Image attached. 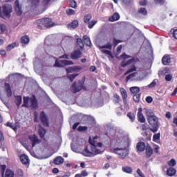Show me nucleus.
<instances>
[{"label": "nucleus", "mask_w": 177, "mask_h": 177, "mask_svg": "<svg viewBox=\"0 0 177 177\" xmlns=\"http://www.w3.org/2000/svg\"><path fill=\"white\" fill-rule=\"evenodd\" d=\"M29 2L32 3V6H35L38 5V3H39V0H29Z\"/></svg>", "instance_id": "nucleus-54"}, {"label": "nucleus", "mask_w": 177, "mask_h": 177, "mask_svg": "<svg viewBox=\"0 0 177 177\" xmlns=\"http://www.w3.org/2000/svg\"><path fill=\"white\" fill-rule=\"evenodd\" d=\"M153 128L151 129V132H153V133H156L157 131H158V126H151Z\"/></svg>", "instance_id": "nucleus-57"}, {"label": "nucleus", "mask_w": 177, "mask_h": 177, "mask_svg": "<svg viewBox=\"0 0 177 177\" xmlns=\"http://www.w3.org/2000/svg\"><path fill=\"white\" fill-rule=\"evenodd\" d=\"M17 175L19 177H23V171L20 169L17 170Z\"/></svg>", "instance_id": "nucleus-62"}, {"label": "nucleus", "mask_w": 177, "mask_h": 177, "mask_svg": "<svg viewBox=\"0 0 177 177\" xmlns=\"http://www.w3.org/2000/svg\"><path fill=\"white\" fill-rule=\"evenodd\" d=\"M34 66H35V70H36L38 68H40V70H42V66L40 65L39 63H38V61H35Z\"/></svg>", "instance_id": "nucleus-49"}, {"label": "nucleus", "mask_w": 177, "mask_h": 177, "mask_svg": "<svg viewBox=\"0 0 177 177\" xmlns=\"http://www.w3.org/2000/svg\"><path fill=\"white\" fill-rule=\"evenodd\" d=\"M81 70H82V68L78 66H75L68 67L66 69V71L68 74H70L71 73H80Z\"/></svg>", "instance_id": "nucleus-8"}, {"label": "nucleus", "mask_w": 177, "mask_h": 177, "mask_svg": "<svg viewBox=\"0 0 177 177\" xmlns=\"http://www.w3.org/2000/svg\"><path fill=\"white\" fill-rule=\"evenodd\" d=\"M6 31V25L1 24H0V34Z\"/></svg>", "instance_id": "nucleus-46"}, {"label": "nucleus", "mask_w": 177, "mask_h": 177, "mask_svg": "<svg viewBox=\"0 0 177 177\" xmlns=\"http://www.w3.org/2000/svg\"><path fill=\"white\" fill-rule=\"evenodd\" d=\"M176 174V170L174 167H170L167 170V174L168 176H174Z\"/></svg>", "instance_id": "nucleus-24"}, {"label": "nucleus", "mask_w": 177, "mask_h": 177, "mask_svg": "<svg viewBox=\"0 0 177 177\" xmlns=\"http://www.w3.org/2000/svg\"><path fill=\"white\" fill-rule=\"evenodd\" d=\"M145 149H146V145H145V142H138L137 144V149L138 151H144Z\"/></svg>", "instance_id": "nucleus-23"}, {"label": "nucleus", "mask_w": 177, "mask_h": 177, "mask_svg": "<svg viewBox=\"0 0 177 177\" xmlns=\"http://www.w3.org/2000/svg\"><path fill=\"white\" fill-rule=\"evenodd\" d=\"M92 19V15L91 14H87L84 17V21L86 24H88L89 21Z\"/></svg>", "instance_id": "nucleus-36"}, {"label": "nucleus", "mask_w": 177, "mask_h": 177, "mask_svg": "<svg viewBox=\"0 0 177 177\" xmlns=\"http://www.w3.org/2000/svg\"><path fill=\"white\" fill-rule=\"evenodd\" d=\"M15 12L18 16H20L21 13H23V10H21V6L19 3V0H16L15 2Z\"/></svg>", "instance_id": "nucleus-13"}, {"label": "nucleus", "mask_w": 177, "mask_h": 177, "mask_svg": "<svg viewBox=\"0 0 177 177\" xmlns=\"http://www.w3.org/2000/svg\"><path fill=\"white\" fill-rule=\"evenodd\" d=\"M101 52H102V53H104L105 55H108V56H109L110 57H111V59H113V54L111 53V51L108 50H101Z\"/></svg>", "instance_id": "nucleus-45"}, {"label": "nucleus", "mask_w": 177, "mask_h": 177, "mask_svg": "<svg viewBox=\"0 0 177 177\" xmlns=\"http://www.w3.org/2000/svg\"><path fill=\"white\" fill-rule=\"evenodd\" d=\"M151 154H153V149L151 147L147 146L146 148V156L147 157H151Z\"/></svg>", "instance_id": "nucleus-28"}, {"label": "nucleus", "mask_w": 177, "mask_h": 177, "mask_svg": "<svg viewBox=\"0 0 177 177\" xmlns=\"http://www.w3.org/2000/svg\"><path fill=\"white\" fill-rule=\"evenodd\" d=\"M84 88V82L82 81H78L77 82H74L72 86L71 87V92L73 93H77L80 92L81 89Z\"/></svg>", "instance_id": "nucleus-6"}, {"label": "nucleus", "mask_w": 177, "mask_h": 177, "mask_svg": "<svg viewBox=\"0 0 177 177\" xmlns=\"http://www.w3.org/2000/svg\"><path fill=\"white\" fill-rule=\"evenodd\" d=\"M96 139H97V136H95L93 140L91 138L89 139V143L91 145V151L94 156H96V154H102V153H103L100 149L96 148L102 147V146H103L102 142H96Z\"/></svg>", "instance_id": "nucleus-3"}, {"label": "nucleus", "mask_w": 177, "mask_h": 177, "mask_svg": "<svg viewBox=\"0 0 177 177\" xmlns=\"http://www.w3.org/2000/svg\"><path fill=\"white\" fill-rule=\"evenodd\" d=\"M83 41L87 46H92V42L91 41V39L87 35H84L83 37Z\"/></svg>", "instance_id": "nucleus-22"}, {"label": "nucleus", "mask_w": 177, "mask_h": 177, "mask_svg": "<svg viewBox=\"0 0 177 177\" xmlns=\"http://www.w3.org/2000/svg\"><path fill=\"white\" fill-rule=\"evenodd\" d=\"M45 133H46V130L44 129V127H39V135L40 138H45Z\"/></svg>", "instance_id": "nucleus-27"}, {"label": "nucleus", "mask_w": 177, "mask_h": 177, "mask_svg": "<svg viewBox=\"0 0 177 177\" xmlns=\"http://www.w3.org/2000/svg\"><path fill=\"white\" fill-rule=\"evenodd\" d=\"M116 143L118 145H121L122 146H124L123 148L118 147L113 149V153L118 154L120 158H125L127 156H129V151L127 149L125 146H128V142H125L124 138L122 137L119 136L116 138Z\"/></svg>", "instance_id": "nucleus-1"}, {"label": "nucleus", "mask_w": 177, "mask_h": 177, "mask_svg": "<svg viewBox=\"0 0 177 177\" xmlns=\"http://www.w3.org/2000/svg\"><path fill=\"white\" fill-rule=\"evenodd\" d=\"M77 77H78V74L68 75V78H69L71 82L74 81V79Z\"/></svg>", "instance_id": "nucleus-47"}, {"label": "nucleus", "mask_w": 177, "mask_h": 177, "mask_svg": "<svg viewBox=\"0 0 177 177\" xmlns=\"http://www.w3.org/2000/svg\"><path fill=\"white\" fill-rule=\"evenodd\" d=\"M162 64L168 66L171 63V57L168 55H165L162 59Z\"/></svg>", "instance_id": "nucleus-17"}, {"label": "nucleus", "mask_w": 177, "mask_h": 177, "mask_svg": "<svg viewBox=\"0 0 177 177\" xmlns=\"http://www.w3.org/2000/svg\"><path fill=\"white\" fill-rule=\"evenodd\" d=\"M138 120L139 122H146V118H145V116H143V114L142 113V108L138 109Z\"/></svg>", "instance_id": "nucleus-16"}, {"label": "nucleus", "mask_w": 177, "mask_h": 177, "mask_svg": "<svg viewBox=\"0 0 177 177\" xmlns=\"http://www.w3.org/2000/svg\"><path fill=\"white\" fill-rule=\"evenodd\" d=\"M77 44L81 49H84V41H82V39H77Z\"/></svg>", "instance_id": "nucleus-39"}, {"label": "nucleus", "mask_w": 177, "mask_h": 177, "mask_svg": "<svg viewBox=\"0 0 177 177\" xmlns=\"http://www.w3.org/2000/svg\"><path fill=\"white\" fill-rule=\"evenodd\" d=\"M145 114L147 120H149V118H153V117H156V115H154V112H153V111L150 109H147L145 112Z\"/></svg>", "instance_id": "nucleus-25"}, {"label": "nucleus", "mask_w": 177, "mask_h": 177, "mask_svg": "<svg viewBox=\"0 0 177 177\" xmlns=\"http://www.w3.org/2000/svg\"><path fill=\"white\" fill-rule=\"evenodd\" d=\"M120 59H124V60H126V59H129L131 58V56L127 55L126 53H123L122 55H120Z\"/></svg>", "instance_id": "nucleus-55"}, {"label": "nucleus", "mask_w": 177, "mask_h": 177, "mask_svg": "<svg viewBox=\"0 0 177 177\" xmlns=\"http://www.w3.org/2000/svg\"><path fill=\"white\" fill-rule=\"evenodd\" d=\"M130 91L131 92V93L136 95V93H139V92L140 91V88H139V87L138 86L131 87Z\"/></svg>", "instance_id": "nucleus-32"}, {"label": "nucleus", "mask_w": 177, "mask_h": 177, "mask_svg": "<svg viewBox=\"0 0 177 177\" xmlns=\"http://www.w3.org/2000/svg\"><path fill=\"white\" fill-rule=\"evenodd\" d=\"M157 82H158V80L155 79L153 80V82L148 85L149 88H154V86H156L157 85Z\"/></svg>", "instance_id": "nucleus-43"}, {"label": "nucleus", "mask_w": 177, "mask_h": 177, "mask_svg": "<svg viewBox=\"0 0 177 177\" xmlns=\"http://www.w3.org/2000/svg\"><path fill=\"white\" fill-rule=\"evenodd\" d=\"M138 73L135 72L133 73H131L130 75H129L127 77H126V81L127 82H128L129 81V80H133L135 78V77H136V75H138Z\"/></svg>", "instance_id": "nucleus-33"}, {"label": "nucleus", "mask_w": 177, "mask_h": 177, "mask_svg": "<svg viewBox=\"0 0 177 177\" xmlns=\"http://www.w3.org/2000/svg\"><path fill=\"white\" fill-rule=\"evenodd\" d=\"M147 121L151 127H158V118L157 116H153L148 119Z\"/></svg>", "instance_id": "nucleus-10"}, {"label": "nucleus", "mask_w": 177, "mask_h": 177, "mask_svg": "<svg viewBox=\"0 0 177 177\" xmlns=\"http://www.w3.org/2000/svg\"><path fill=\"white\" fill-rule=\"evenodd\" d=\"M122 171H123V172H125L126 174H132L133 169L132 167L126 166L122 167Z\"/></svg>", "instance_id": "nucleus-29"}, {"label": "nucleus", "mask_w": 177, "mask_h": 177, "mask_svg": "<svg viewBox=\"0 0 177 177\" xmlns=\"http://www.w3.org/2000/svg\"><path fill=\"white\" fill-rule=\"evenodd\" d=\"M36 24L39 26H44V27H53L55 24L52 22V19L49 18L40 19L36 21Z\"/></svg>", "instance_id": "nucleus-5"}, {"label": "nucleus", "mask_w": 177, "mask_h": 177, "mask_svg": "<svg viewBox=\"0 0 177 177\" xmlns=\"http://www.w3.org/2000/svg\"><path fill=\"white\" fill-rule=\"evenodd\" d=\"M165 80H166V81H171L172 80V75H166Z\"/></svg>", "instance_id": "nucleus-63"}, {"label": "nucleus", "mask_w": 177, "mask_h": 177, "mask_svg": "<svg viewBox=\"0 0 177 177\" xmlns=\"http://www.w3.org/2000/svg\"><path fill=\"white\" fill-rule=\"evenodd\" d=\"M97 23V21L93 20L91 21H89L88 24V28H93L95 25Z\"/></svg>", "instance_id": "nucleus-40"}, {"label": "nucleus", "mask_w": 177, "mask_h": 177, "mask_svg": "<svg viewBox=\"0 0 177 177\" xmlns=\"http://www.w3.org/2000/svg\"><path fill=\"white\" fill-rule=\"evenodd\" d=\"M168 165L170 167H175L176 165V160H175V159H171L170 161L168 162Z\"/></svg>", "instance_id": "nucleus-50"}, {"label": "nucleus", "mask_w": 177, "mask_h": 177, "mask_svg": "<svg viewBox=\"0 0 177 177\" xmlns=\"http://www.w3.org/2000/svg\"><path fill=\"white\" fill-rule=\"evenodd\" d=\"M63 162H64V158L62 156H57L54 159V164H55V165H62Z\"/></svg>", "instance_id": "nucleus-18"}, {"label": "nucleus", "mask_w": 177, "mask_h": 177, "mask_svg": "<svg viewBox=\"0 0 177 177\" xmlns=\"http://www.w3.org/2000/svg\"><path fill=\"white\" fill-rule=\"evenodd\" d=\"M15 46H16V44L15 43H13V44L9 45L7 47V50H11V49H13V48H15Z\"/></svg>", "instance_id": "nucleus-60"}, {"label": "nucleus", "mask_w": 177, "mask_h": 177, "mask_svg": "<svg viewBox=\"0 0 177 177\" xmlns=\"http://www.w3.org/2000/svg\"><path fill=\"white\" fill-rule=\"evenodd\" d=\"M74 62L73 61H68L66 59L58 60L56 59L54 67H64V66H73Z\"/></svg>", "instance_id": "nucleus-7"}, {"label": "nucleus", "mask_w": 177, "mask_h": 177, "mask_svg": "<svg viewBox=\"0 0 177 177\" xmlns=\"http://www.w3.org/2000/svg\"><path fill=\"white\" fill-rule=\"evenodd\" d=\"M7 127L12 128V129H13L14 131L17 130V126H15V125H13V124L10 123V122L7 123Z\"/></svg>", "instance_id": "nucleus-51"}, {"label": "nucleus", "mask_w": 177, "mask_h": 177, "mask_svg": "<svg viewBox=\"0 0 177 177\" xmlns=\"http://www.w3.org/2000/svg\"><path fill=\"white\" fill-rule=\"evenodd\" d=\"M12 12H13L12 5L6 4L3 6L2 9L0 7V17H10Z\"/></svg>", "instance_id": "nucleus-4"}, {"label": "nucleus", "mask_w": 177, "mask_h": 177, "mask_svg": "<svg viewBox=\"0 0 177 177\" xmlns=\"http://www.w3.org/2000/svg\"><path fill=\"white\" fill-rule=\"evenodd\" d=\"M173 37H174V38H175V39H177V29L174 30Z\"/></svg>", "instance_id": "nucleus-64"}, {"label": "nucleus", "mask_w": 177, "mask_h": 177, "mask_svg": "<svg viewBox=\"0 0 177 177\" xmlns=\"http://www.w3.org/2000/svg\"><path fill=\"white\" fill-rule=\"evenodd\" d=\"M21 41L22 44L27 45V44H28V42H30V37H28V36H27V35L23 36L21 38Z\"/></svg>", "instance_id": "nucleus-30"}, {"label": "nucleus", "mask_w": 177, "mask_h": 177, "mask_svg": "<svg viewBox=\"0 0 177 177\" xmlns=\"http://www.w3.org/2000/svg\"><path fill=\"white\" fill-rule=\"evenodd\" d=\"M20 160L22 164L27 165L28 162H30V160L28 159V156L27 155H21Z\"/></svg>", "instance_id": "nucleus-21"}, {"label": "nucleus", "mask_w": 177, "mask_h": 177, "mask_svg": "<svg viewBox=\"0 0 177 177\" xmlns=\"http://www.w3.org/2000/svg\"><path fill=\"white\" fill-rule=\"evenodd\" d=\"M5 177H15V172H13V171L8 169L6 171V174H5Z\"/></svg>", "instance_id": "nucleus-31"}, {"label": "nucleus", "mask_w": 177, "mask_h": 177, "mask_svg": "<svg viewBox=\"0 0 177 177\" xmlns=\"http://www.w3.org/2000/svg\"><path fill=\"white\" fill-rule=\"evenodd\" d=\"M66 14L68 15V16H73V15H75V10H74L73 9H67Z\"/></svg>", "instance_id": "nucleus-44"}, {"label": "nucleus", "mask_w": 177, "mask_h": 177, "mask_svg": "<svg viewBox=\"0 0 177 177\" xmlns=\"http://www.w3.org/2000/svg\"><path fill=\"white\" fill-rule=\"evenodd\" d=\"M117 20H120V15L118 13H115L111 17H109V21H117Z\"/></svg>", "instance_id": "nucleus-26"}, {"label": "nucleus", "mask_w": 177, "mask_h": 177, "mask_svg": "<svg viewBox=\"0 0 177 177\" xmlns=\"http://www.w3.org/2000/svg\"><path fill=\"white\" fill-rule=\"evenodd\" d=\"M137 174H138V176H136V177H145V174H143V173H142V171L140 169H138L137 170Z\"/></svg>", "instance_id": "nucleus-58"}, {"label": "nucleus", "mask_w": 177, "mask_h": 177, "mask_svg": "<svg viewBox=\"0 0 177 177\" xmlns=\"http://www.w3.org/2000/svg\"><path fill=\"white\" fill-rule=\"evenodd\" d=\"M134 61H135L134 59H129V61H127L126 62H125V61H122L121 66H122V67H127V66H129V64H131V63H132V62H134Z\"/></svg>", "instance_id": "nucleus-35"}, {"label": "nucleus", "mask_w": 177, "mask_h": 177, "mask_svg": "<svg viewBox=\"0 0 177 177\" xmlns=\"http://www.w3.org/2000/svg\"><path fill=\"white\" fill-rule=\"evenodd\" d=\"M78 21L74 20L68 25V30H74V28H77V27H78Z\"/></svg>", "instance_id": "nucleus-19"}, {"label": "nucleus", "mask_w": 177, "mask_h": 177, "mask_svg": "<svg viewBox=\"0 0 177 177\" xmlns=\"http://www.w3.org/2000/svg\"><path fill=\"white\" fill-rule=\"evenodd\" d=\"M22 107H32V109H37L38 102L37 99L34 95L31 97H24V104Z\"/></svg>", "instance_id": "nucleus-2"}, {"label": "nucleus", "mask_w": 177, "mask_h": 177, "mask_svg": "<svg viewBox=\"0 0 177 177\" xmlns=\"http://www.w3.org/2000/svg\"><path fill=\"white\" fill-rule=\"evenodd\" d=\"M40 120L44 127H49V123L48 122V118H46V115L45 113L42 111L40 114Z\"/></svg>", "instance_id": "nucleus-11"}, {"label": "nucleus", "mask_w": 177, "mask_h": 177, "mask_svg": "<svg viewBox=\"0 0 177 177\" xmlns=\"http://www.w3.org/2000/svg\"><path fill=\"white\" fill-rule=\"evenodd\" d=\"M4 88H5L6 95L8 97H10V96H12V88H10V84H9L8 83H6L4 84Z\"/></svg>", "instance_id": "nucleus-15"}, {"label": "nucleus", "mask_w": 177, "mask_h": 177, "mask_svg": "<svg viewBox=\"0 0 177 177\" xmlns=\"http://www.w3.org/2000/svg\"><path fill=\"white\" fill-rule=\"evenodd\" d=\"M133 71H136V67L135 66H133L127 71H126L124 73V75H128V74H129L130 73H133Z\"/></svg>", "instance_id": "nucleus-41"}, {"label": "nucleus", "mask_w": 177, "mask_h": 177, "mask_svg": "<svg viewBox=\"0 0 177 177\" xmlns=\"http://www.w3.org/2000/svg\"><path fill=\"white\" fill-rule=\"evenodd\" d=\"M70 6L71 8H73V9H75L77 8V2L74 0H71Z\"/></svg>", "instance_id": "nucleus-48"}, {"label": "nucleus", "mask_w": 177, "mask_h": 177, "mask_svg": "<svg viewBox=\"0 0 177 177\" xmlns=\"http://www.w3.org/2000/svg\"><path fill=\"white\" fill-rule=\"evenodd\" d=\"M138 13H140V15H143L144 16H146L147 15V10H146V8H140L138 10Z\"/></svg>", "instance_id": "nucleus-38"}, {"label": "nucleus", "mask_w": 177, "mask_h": 177, "mask_svg": "<svg viewBox=\"0 0 177 177\" xmlns=\"http://www.w3.org/2000/svg\"><path fill=\"white\" fill-rule=\"evenodd\" d=\"M161 137V134L160 133H156L153 136V142H156V143H158L160 141V138Z\"/></svg>", "instance_id": "nucleus-34"}, {"label": "nucleus", "mask_w": 177, "mask_h": 177, "mask_svg": "<svg viewBox=\"0 0 177 177\" xmlns=\"http://www.w3.org/2000/svg\"><path fill=\"white\" fill-rule=\"evenodd\" d=\"M81 55H82V52L76 50L71 54V58L73 60H77V59H80V57H81Z\"/></svg>", "instance_id": "nucleus-12"}, {"label": "nucleus", "mask_w": 177, "mask_h": 177, "mask_svg": "<svg viewBox=\"0 0 177 177\" xmlns=\"http://www.w3.org/2000/svg\"><path fill=\"white\" fill-rule=\"evenodd\" d=\"M81 154L82 156H84V157H94L95 154L93 152H92V149H89V147H86L85 149L81 152Z\"/></svg>", "instance_id": "nucleus-9"}, {"label": "nucleus", "mask_w": 177, "mask_h": 177, "mask_svg": "<svg viewBox=\"0 0 177 177\" xmlns=\"http://www.w3.org/2000/svg\"><path fill=\"white\" fill-rule=\"evenodd\" d=\"M127 117H129L131 121H135V115H133L132 113H129L127 114Z\"/></svg>", "instance_id": "nucleus-56"}, {"label": "nucleus", "mask_w": 177, "mask_h": 177, "mask_svg": "<svg viewBox=\"0 0 177 177\" xmlns=\"http://www.w3.org/2000/svg\"><path fill=\"white\" fill-rule=\"evenodd\" d=\"M80 175H82L83 177L88 176V171L86 170H82Z\"/></svg>", "instance_id": "nucleus-61"}, {"label": "nucleus", "mask_w": 177, "mask_h": 177, "mask_svg": "<svg viewBox=\"0 0 177 177\" xmlns=\"http://www.w3.org/2000/svg\"><path fill=\"white\" fill-rule=\"evenodd\" d=\"M21 102H22L21 96H17L16 97V104H17V107L20 106V104H21Z\"/></svg>", "instance_id": "nucleus-42"}, {"label": "nucleus", "mask_w": 177, "mask_h": 177, "mask_svg": "<svg viewBox=\"0 0 177 177\" xmlns=\"http://www.w3.org/2000/svg\"><path fill=\"white\" fill-rule=\"evenodd\" d=\"M122 49V45L118 46L116 51V55H120V53H121Z\"/></svg>", "instance_id": "nucleus-59"}, {"label": "nucleus", "mask_w": 177, "mask_h": 177, "mask_svg": "<svg viewBox=\"0 0 177 177\" xmlns=\"http://www.w3.org/2000/svg\"><path fill=\"white\" fill-rule=\"evenodd\" d=\"M29 139L32 142V147H34L35 145H38V143H39V140H38V138L35 136V135L29 136Z\"/></svg>", "instance_id": "nucleus-14"}, {"label": "nucleus", "mask_w": 177, "mask_h": 177, "mask_svg": "<svg viewBox=\"0 0 177 177\" xmlns=\"http://www.w3.org/2000/svg\"><path fill=\"white\" fill-rule=\"evenodd\" d=\"M71 149H72L73 151H74L75 153H82L81 149H80L78 147L72 146Z\"/></svg>", "instance_id": "nucleus-53"}, {"label": "nucleus", "mask_w": 177, "mask_h": 177, "mask_svg": "<svg viewBox=\"0 0 177 177\" xmlns=\"http://www.w3.org/2000/svg\"><path fill=\"white\" fill-rule=\"evenodd\" d=\"M120 93L123 99V102L127 104V98L128 97V94H127V91L124 88H120Z\"/></svg>", "instance_id": "nucleus-20"}, {"label": "nucleus", "mask_w": 177, "mask_h": 177, "mask_svg": "<svg viewBox=\"0 0 177 177\" xmlns=\"http://www.w3.org/2000/svg\"><path fill=\"white\" fill-rule=\"evenodd\" d=\"M99 48L100 49H111V48H113V45H111V43H108L104 46H100Z\"/></svg>", "instance_id": "nucleus-37"}, {"label": "nucleus", "mask_w": 177, "mask_h": 177, "mask_svg": "<svg viewBox=\"0 0 177 177\" xmlns=\"http://www.w3.org/2000/svg\"><path fill=\"white\" fill-rule=\"evenodd\" d=\"M133 99L134 102L138 103V102H139V100L140 99V95H139V94L134 95L133 97Z\"/></svg>", "instance_id": "nucleus-52"}]
</instances>
